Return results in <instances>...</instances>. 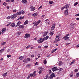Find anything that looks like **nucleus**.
<instances>
[{"mask_svg":"<svg viewBox=\"0 0 79 79\" xmlns=\"http://www.w3.org/2000/svg\"><path fill=\"white\" fill-rule=\"evenodd\" d=\"M55 40H56L55 41V42H58L60 40V37L58 36H56Z\"/></svg>","mask_w":79,"mask_h":79,"instance_id":"obj_1","label":"nucleus"},{"mask_svg":"<svg viewBox=\"0 0 79 79\" xmlns=\"http://www.w3.org/2000/svg\"><path fill=\"white\" fill-rule=\"evenodd\" d=\"M17 17L16 15L14 14L11 16V19H14L15 18Z\"/></svg>","mask_w":79,"mask_h":79,"instance_id":"obj_2","label":"nucleus"},{"mask_svg":"<svg viewBox=\"0 0 79 79\" xmlns=\"http://www.w3.org/2000/svg\"><path fill=\"white\" fill-rule=\"evenodd\" d=\"M64 15L65 16H68L69 14L68 13V9L66 10L64 13Z\"/></svg>","mask_w":79,"mask_h":79,"instance_id":"obj_3","label":"nucleus"},{"mask_svg":"<svg viewBox=\"0 0 79 79\" xmlns=\"http://www.w3.org/2000/svg\"><path fill=\"white\" fill-rule=\"evenodd\" d=\"M41 23V20H38L34 24V26H37L39 24Z\"/></svg>","mask_w":79,"mask_h":79,"instance_id":"obj_4","label":"nucleus"},{"mask_svg":"<svg viewBox=\"0 0 79 79\" xmlns=\"http://www.w3.org/2000/svg\"><path fill=\"white\" fill-rule=\"evenodd\" d=\"M55 73H52L50 75V77H49V79H52L53 77H55Z\"/></svg>","mask_w":79,"mask_h":79,"instance_id":"obj_5","label":"nucleus"},{"mask_svg":"<svg viewBox=\"0 0 79 79\" xmlns=\"http://www.w3.org/2000/svg\"><path fill=\"white\" fill-rule=\"evenodd\" d=\"M31 34L29 33H26L24 36L25 38H29L30 37Z\"/></svg>","mask_w":79,"mask_h":79,"instance_id":"obj_6","label":"nucleus"},{"mask_svg":"<svg viewBox=\"0 0 79 79\" xmlns=\"http://www.w3.org/2000/svg\"><path fill=\"white\" fill-rule=\"evenodd\" d=\"M52 71H53V72H54V71H56L57 70V67H54L53 68H52L51 69Z\"/></svg>","mask_w":79,"mask_h":79,"instance_id":"obj_7","label":"nucleus"},{"mask_svg":"<svg viewBox=\"0 0 79 79\" xmlns=\"http://www.w3.org/2000/svg\"><path fill=\"white\" fill-rule=\"evenodd\" d=\"M55 27V24H53L51 27V31H53Z\"/></svg>","mask_w":79,"mask_h":79,"instance_id":"obj_8","label":"nucleus"},{"mask_svg":"<svg viewBox=\"0 0 79 79\" xmlns=\"http://www.w3.org/2000/svg\"><path fill=\"white\" fill-rule=\"evenodd\" d=\"M49 38V36H47L46 37L43 38V40H47Z\"/></svg>","mask_w":79,"mask_h":79,"instance_id":"obj_9","label":"nucleus"},{"mask_svg":"<svg viewBox=\"0 0 79 79\" xmlns=\"http://www.w3.org/2000/svg\"><path fill=\"white\" fill-rule=\"evenodd\" d=\"M30 8L31 9L32 11H34V10H35V7H33V6H31V7Z\"/></svg>","mask_w":79,"mask_h":79,"instance_id":"obj_10","label":"nucleus"},{"mask_svg":"<svg viewBox=\"0 0 79 79\" xmlns=\"http://www.w3.org/2000/svg\"><path fill=\"white\" fill-rule=\"evenodd\" d=\"M74 24L71 23L70 25V27L71 28H74Z\"/></svg>","mask_w":79,"mask_h":79,"instance_id":"obj_11","label":"nucleus"},{"mask_svg":"<svg viewBox=\"0 0 79 79\" xmlns=\"http://www.w3.org/2000/svg\"><path fill=\"white\" fill-rule=\"evenodd\" d=\"M20 24H21V22L19 21L17 23V25L15 26V27H18V26H20Z\"/></svg>","mask_w":79,"mask_h":79,"instance_id":"obj_12","label":"nucleus"},{"mask_svg":"<svg viewBox=\"0 0 79 79\" xmlns=\"http://www.w3.org/2000/svg\"><path fill=\"white\" fill-rule=\"evenodd\" d=\"M19 27L20 29H23V28L24 27V25H21Z\"/></svg>","mask_w":79,"mask_h":79,"instance_id":"obj_13","label":"nucleus"},{"mask_svg":"<svg viewBox=\"0 0 79 79\" xmlns=\"http://www.w3.org/2000/svg\"><path fill=\"white\" fill-rule=\"evenodd\" d=\"M27 2V1L26 0H22V3H24L25 4H26V3Z\"/></svg>","mask_w":79,"mask_h":79,"instance_id":"obj_14","label":"nucleus"},{"mask_svg":"<svg viewBox=\"0 0 79 79\" xmlns=\"http://www.w3.org/2000/svg\"><path fill=\"white\" fill-rule=\"evenodd\" d=\"M62 64L63 62H61V61H59L58 63V65H59V66H61V65H62Z\"/></svg>","mask_w":79,"mask_h":79,"instance_id":"obj_15","label":"nucleus"},{"mask_svg":"<svg viewBox=\"0 0 79 79\" xmlns=\"http://www.w3.org/2000/svg\"><path fill=\"white\" fill-rule=\"evenodd\" d=\"M65 8H66V9H68L69 8V6L67 4L65 6Z\"/></svg>","mask_w":79,"mask_h":79,"instance_id":"obj_16","label":"nucleus"},{"mask_svg":"<svg viewBox=\"0 0 79 79\" xmlns=\"http://www.w3.org/2000/svg\"><path fill=\"white\" fill-rule=\"evenodd\" d=\"M69 38V37H66V36H64L63 38V39H64V40H68Z\"/></svg>","mask_w":79,"mask_h":79,"instance_id":"obj_17","label":"nucleus"},{"mask_svg":"<svg viewBox=\"0 0 79 79\" xmlns=\"http://www.w3.org/2000/svg\"><path fill=\"white\" fill-rule=\"evenodd\" d=\"M29 76H30V77H34L35 76H34V75L33 73H31L30 74Z\"/></svg>","mask_w":79,"mask_h":79,"instance_id":"obj_18","label":"nucleus"},{"mask_svg":"<svg viewBox=\"0 0 79 79\" xmlns=\"http://www.w3.org/2000/svg\"><path fill=\"white\" fill-rule=\"evenodd\" d=\"M27 61H28V60H27V59H24L23 60V62H24V63H27Z\"/></svg>","mask_w":79,"mask_h":79,"instance_id":"obj_19","label":"nucleus"},{"mask_svg":"<svg viewBox=\"0 0 79 79\" xmlns=\"http://www.w3.org/2000/svg\"><path fill=\"white\" fill-rule=\"evenodd\" d=\"M37 13H35L34 14H33L32 15V16H34V17H35V16H37Z\"/></svg>","mask_w":79,"mask_h":79,"instance_id":"obj_20","label":"nucleus"},{"mask_svg":"<svg viewBox=\"0 0 79 79\" xmlns=\"http://www.w3.org/2000/svg\"><path fill=\"white\" fill-rule=\"evenodd\" d=\"M7 72H6V73L3 74L2 75V76L3 77H6V74H7Z\"/></svg>","mask_w":79,"mask_h":79,"instance_id":"obj_21","label":"nucleus"},{"mask_svg":"<svg viewBox=\"0 0 79 79\" xmlns=\"http://www.w3.org/2000/svg\"><path fill=\"white\" fill-rule=\"evenodd\" d=\"M75 62V60H73L72 62L70 63V65H72L73 64H74V63Z\"/></svg>","mask_w":79,"mask_h":79,"instance_id":"obj_22","label":"nucleus"},{"mask_svg":"<svg viewBox=\"0 0 79 79\" xmlns=\"http://www.w3.org/2000/svg\"><path fill=\"white\" fill-rule=\"evenodd\" d=\"M21 12L20 11L17 12L16 13L17 15L18 16H19V15H20L21 14Z\"/></svg>","mask_w":79,"mask_h":79,"instance_id":"obj_23","label":"nucleus"},{"mask_svg":"<svg viewBox=\"0 0 79 79\" xmlns=\"http://www.w3.org/2000/svg\"><path fill=\"white\" fill-rule=\"evenodd\" d=\"M37 42L39 44H40V43H42V42H43L42 41L40 40H38Z\"/></svg>","mask_w":79,"mask_h":79,"instance_id":"obj_24","label":"nucleus"},{"mask_svg":"<svg viewBox=\"0 0 79 79\" xmlns=\"http://www.w3.org/2000/svg\"><path fill=\"white\" fill-rule=\"evenodd\" d=\"M54 31L52 32H50L49 33V34L50 35H53V34H54Z\"/></svg>","mask_w":79,"mask_h":79,"instance_id":"obj_25","label":"nucleus"},{"mask_svg":"<svg viewBox=\"0 0 79 79\" xmlns=\"http://www.w3.org/2000/svg\"><path fill=\"white\" fill-rule=\"evenodd\" d=\"M47 33V32H45L44 33V35H43V37H44L45 36H46V35H47V33Z\"/></svg>","mask_w":79,"mask_h":79,"instance_id":"obj_26","label":"nucleus"},{"mask_svg":"<svg viewBox=\"0 0 79 79\" xmlns=\"http://www.w3.org/2000/svg\"><path fill=\"white\" fill-rule=\"evenodd\" d=\"M24 18V17H21L17 19V20H19V19H23Z\"/></svg>","mask_w":79,"mask_h":79,"instance_id":"obj_27","label":"nucleus"},{"mask_svg":"<svg viewBox=\"0 0 79 79\" xmlns=\"http://www.w3.org/2000/svg\"><path fill=\"white\" fill-rule=\"evenodd\" d=\"M11 26L12 27H15V23H12L11 24Z\"/></svg>","mask_w":79,"mask_h":79,"instance_id":"obj_28","label":"nucleus"},{"mask_svg":"<svg viewBox=\"0 0 79 79\" xmlns=\"http://www.w3.org/2000/svg\"><path fill=\"white\" fill-rule=\"evenodd\" d=\"M58 50V48H56L55 49H54L52 51V53H53L54 52H56V50Z\"/></svg>","mask_w":79,"mask_h":79,"instance_id":"obj_29","label":"nucleus"},{"mask_svg":"<svg viewBox=\"0 0 79 79\" xmlns=\"http://www.w3.org/2000/svg\"><path fill=\"white\" fill-rule=\"evenodd\" d=\"M26 67L29 68L31 67V65H30V64H28L27 66H26Z\"/></svg>","mask_w":79,"mask_h":79,"instance_id":"obj_30","label":"nucleus"},{"mask_svg":"<svg viewBox=\"0 0 79 79\" xmlns=\"http://www.w3.org/2000/svg\"><path fill=\"white\" fill-rule=\"evenodd\" d=\"M17 34H18V35H19L21 34V31H18L17 32Z\"/></svg>","mask_w":79,"mask_h":79,"instance_id":"obj_31","label":"nucleus"},{"mask_svg":"<svg viewBox=\"0 0 79 79\" xmlns=\"http://www.w3.org/2000/svg\"><path fill=\"white\" fill-rule=\"evenodd\" d=\"M28 23V20H26V21L25 22V24H27Z\"/></svg>","mask_w":79,"mask_h":79,"instance_id":"obj_32","label":"nucleus"},{"mask_svg":"<svg viewBox=\"0 0 79 79\" xmlns=\"http://www.w3.org/2000/svg\"><path fill=\"white\" fill-rule=\"evenodd\" d=\"M5 31H6V29L5 28H3L2 29L1 31L2 32H4Z\"/></svg>","mask_w":79,"mask_h":79,"instance_id":"obj_33","label":"nucleus"},{"mask_svg":"<svg viewBox=\"0 0 79 79\" xmlns=\"http://www.w3.org/2000/svg\"><path fill=\"white\" fill-rule=\"evenodd\" d=\"M5 44H6V42H4L1 44V45H5Z\"/></svg>","mask_w":79,"mask_h":79,"instance_id":"obj_34","label":"nucleus"},{"mask_svg":"<svg viewBox=\"0 0 79 79\" xmlns=\"http://www.w3.org/2000/svg\"><path fill=\"white\" fill-rule=\"evenodd\" d=\"M21 14H24L25 13V12L24 11V10H22L20 11Z\"/></svg>","mask_w":79,"mask_h":79,"instance_id":"obj_35","label":"nucleus"},{"mask_svg":"<svg viewBox=\"0 0 79 79\" xmlns=\"http://www.w3.org/2000/svg\"><path fill=\"white\" fill-rule=\"evenodd\" d=\"M36 73V71H35L33 72V73L32 74L34 75V76H35V73Z\"/></svg>","mask_w":79,"mask_h":79,"instance_id":"obj_36","label":"nucleus"},{"mask_svg":"<svg viewBox=\"0 0 79 79\" xmlns=\"http://www.w3.org/2000/svg\"><path fill=\"white\" fill-rule=\"evenodd\" d=\"M43 71V70L42 69L39 72V74H41Z\"/></svg>","mask_w":79,"mask_h":79,"instance_id":"obj_37","label":"nucleus"},{"mask_svg":"<svg viewBox=\"0 0 79 79\" xmlns=\"http://www.w3.org/2000/svg\"><path fill=\"white\" fill-rule=\"evenodd\" d=\"M23 58H24V56H21L19 58L20 60H22Z\"/></svg>","mask_w":79,"mask_h":79,"instance_id":"obj_38","label":"nucleus"},{"mask_svg":"<svg viewBox=\"0 0 79 79\" xmlns=\"http://www.w3.org/2000/svg\"><path fill=\"white\" fill-rule=\"evenodd\" d=\"M44 39V38H40L39 39L40 40H41V41H44V40H43Z\"/></svg>","mask_w":79,"mask_h":79,"instance_id":"obj_39","label":"nucleus"},{"mask_svg":"<svg viewBox=\"0 0 79 79\" xmlns=\"http://www.w3.org/2000/svg\"><path fill=\"white\" fill-rule=\"evenodd\" d=\"M46 59H45V60L44 61V64H47V62L46 61Z\"/></svg>","mask_w":79,"mask_h":79,"instance_id":"obj_40","label":"nucleus"},{"mask_svg":"<svg viewBox=\"0 0 79 79\" xmlns=\"http://www.w3.org/2000/svg\"><path fill=\"white\" fill-rule=\"evenodd\" d=\"M4 50H5V49H4V48L0 50L1 52H2H2H4Z\"/></svg>","mask_w":79,"mask_h":79,"instance_id":"obj_41","label":"nucleus"},{"mask_svg":"<svg viewBox=\"0 0 79 79\" xmlns=\"http://www.w3.org/2000/svg\"><path fill=\"white\" fill-rule=\"evenodd\" d=\"M11 55H8L7 56V58H10V57H11Z\"/></svg>","mask_w":79,"mask_h":79,"instance_id":"obj_42","label":"nucleus"},{"mask_svg":"<svg viewBox=\"0 0 79 79\" xmlns=\"http://www.w3.org/2000/svg\"><path fill=\"white\" fill-rule=\"evenodd\" d=\"M3 5H4V6H6V3L5 2H4L3 3Z\"/></svg>","mask_w":79,"mask_h":79,"instance_id":"obj_43","label":"nucleus"},{"mask_svg":"<svg viewBox=\"0 0 79 79\" xmlns=\"http://www.w3.org/2000/svg\"><path fill=\"white\" fill-rule=\"evenodd\" d=\"M11 22L9 23L8 24H7L6 25V26H10V25H11Z\"/></svg>","mask_w":79,"mask_h":79,"instance_id":"obj_44","label":"nucleus"},{"mask_svg":"<svg viewBox=\"0 0 79 79\" xmlns=\"http://www.w3.org/2000/svg\"><path fill=\"white\" fill-rule=\"evenodd\" d=\"M78 4V2H76L74 4V6H76Z\"/></svg>","mask_w":79,"mask_h":79,"instance_id":"obj_45","label":"nucleus"},{"mask_svg":"<svg viewBox=\"0 0 79 79\" xmlns=\"http://www.w3.org/2000/svg\"><path fill=\"white\" fill-rule=\"evenodd\" d=\"M16 11H17L15 9L13 10V13H16Z\"/></svg>","mask_w":79,"mask_h":79,"instance_id":"obj_46","label":"nucleus"},{"mask_svg":"<svg viewBox=\"0 0 79 79\" xmlns=\"http://www.w3.org/2000/svg\"><path fill=\"white\" fill-rule=\"evenodd\" d=\"M30 47H31V45H29V46H27L26 48H29Z\"/></svg>","mask_w":79,"mask_h":79,"instance_id":"obj_47","label":"nucleus"},{"mask_svg":"<svg viewBox=\"0 0 79 79\" xmlns=\"http://www.w3.org/2000/svg\"><path fill=\"white\" fill-rule=\"evenodd\" d=\"M42 7V6H40L38 8V10H40V8Z\"/></svg>","mask_w":79,"mask_h":79,"instance_id":"obj_48","label":"nucleus"},{"mask_svg":"<svg viewBox=\"0 0 79 79\" xmlns=\"http://www.w3.org/2000/svg\"><path fill=\"white\" fill-rule=\"evenodd\" d=\"M74 71L75 73H76L77 72V71H78V69H76Z\"/></svg>","mask_w":79,"mask_h":79,"instance_id":"obj_49","label":"nucleus"},{"mask_svg":"<svg viewBox=\"0 0 79 79\" xmlns=\"http://www.w3.org/2000/svg\"><path fill=\"white\" fill-rule=\"evenodd\" d=\"M69 35V34H68L67 35H66L65 37H68Z\"/></svg>","mask_w":79,"mask_h":79,"instance_id":"obj_50","label":"nucleus"},{"mask_svg":"<svg viewBox=\"0 0 79 79\" xmlns=\"http://www.w3.org/2000/svg\"><path fill=\"white\" fill-rule=\"evenodd\" d=\"M44 48H48V46H44Z\"/></svg>","mask_w":79,"mask_h":79,"instance_id":"obj_51","label":"nucleus"},{"mask_svg":"<svg viewBox=\"0 0 79 79\" xmlns=\"http://www.w3.org/2000/svg\"><path fill=\"white\" fill-rule=\"evenodd\" d=\"M49 2L50 4H52L53 3V1H49Z\"/></svg>","mask_w":79,"mask_h":79,"instance_id":"obj_52","label":"nucleus"},{"mask_svg":"<svg viewBox=\"0 0 79 79\" xmlns=\"http://www.w3.org/2000/svg\"><path fill=\"white\" fill-rule=\"evenodd\" d=\"M27 60H28V61H31V59H30V58H27Z\"/></svg>","mask_w":79,"mask_h":79,"instance_id":"obj_53","label":"nucleus"},{"mask_svg":"<svg viewBox=\"0 0 79 79\" xmlns=\"http://www.w3.org/2000/svg\"><path fill=\"white\" fill-rule=\"evenodd\" d=\"M76 76L77 77H78V76H79V73H77L76 75Z\"/></svg>","mask_w":79,"mask_h":79,"instance_id":"obj_54","label":"nucleus"},{"mask_svg":"<svg viewBox=\"0 0 79 79\" xmlns=\"http://www.w3.org/2000/svg\"><path fill=\"white\" fill-rule=\"evenodd\" d=\"M75 16H79V13L75 15Z\"/></svg>","mask_w":79,"mask_h":79,"instance_id":"obj_55","label":"nucleus"},{"mask_svg":"<svg viewBox=\"0 0 79 79\" xmlns=\"http://www.w3.org/2000/svg\"><path fill=\"white\" fill-rule=\"evenodd\" d=\"M11 18V17L10 16H8L7 17V19H9Z\"/></svg>","mask_w":79,"mask_h":79,"instance_id":"obj_56","label":"nucleus"},{"mask_svg":"<svg viewBox=\"0 0 79 79\" xmlns=\"http://www.w3.org/2000/svg\"><path fill=\"white\" fill-rule=\"evenodd\" d=\"M49 73H52V71H51V69H49Z\"/></svg>","mask_w":79,"mask_h":79,"instance_id":"obj_57","label":"nucleus"},{"mask_svg":"<svg viewBox=\"0 0 79 79\" xmlns=\"http://www.w3.org/2000/svg\"><path fill=\"white\" fill-rule=\"evenodd\" d=\"M65 8V7L64 6H63L61 8V10H64V9Z\"/></svg>","mask_w":79,"mask_h":79,"instance_id":"obj_58","label":"nucleus"},{"mask_svg":"<svg viewBox=\"0 0 79 79\" xmlns=\"http://www.w3.org/2000/svg\"><path fill=\"white\" fill-rule=\"evenodd\" d=\"M35 65H38V62H36V63H35Z\"/></svg>","mask_w":79,"mask_h":79,"instance_id":"obj_59","label":"nucleus"},{"mask_svg":"<svg viewBox=\"0 0 79 79\" xmlns=\"http://www.w3.org/2000/svg\"><path fill=\"white\" fill-rule=\"evenodd\" d=\"M46 76V77H49V74H47Z\"/></svg>","mask_w":79,"mask_h":79,"instance_id":"obj_60","label":"nucleus"},{"mask_svg":"<svg viewBox=\"0 0 79 79\" xmlns=\"http://www.w3.org/2000/svg\"><path fill=\"white\" fill-rule=\"evenodd\" d=\"M69 44H70V43H67L66 44V46H67V45H69Z\"/></svg>","mask_w":79,"mask_h":79,"instance_id":"obj_61","label":"nucleus"},{"mask_svg":"<svg viewBox=\"0 0 79 79\" xmlns=\"http://www.w3.org/2000/svg\"><path fill=\"white\" fill-rule=\"evenodd\" d=\"M41 47H41L40 46H38V48H40Z\"/></svg>","mask_w":79,"mask_h":79,"instance_id":"obj_62","label":"nucleus"},{"mask_svg":"<svg viewBox=\"0 0 79 79\" xmlns=\"http://www.w3.org/2000/svg\"><path fill=\"white\" fill-rule=\"evenodd\" d=\"M30 78V76H28L27 79H29Z\"/></svg>","mask_w":79,"mask_h":79,"instance_id":"obj_63","label":"nucleus"},{"mask_svg":"<svg viewBox=\"0 0 79 79\" xmlns=\"http://www.w3.org/2000/svg\"><path fill=\"white\" fill-rule=\"evenodd\" d=\"M76 19L77 21H79V18H77Z\"/></svg>","mask_w":79,"mask_h":79,"instance_id":"obj_64","label":"nucleus"}]
</instances>
